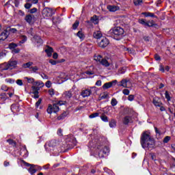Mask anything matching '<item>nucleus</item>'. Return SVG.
Listing matches in <instances>:
<instances>
[{
  "mask_svg": "<svg viewBox=\"0 0 175 175\" xmlns=\"http://www.w3.org/2000/svg\"><path fill=\"white\" fill-rule=\"evenodd\" d=\"M140 143L142 148H154L155 147V139L151 137V133L148 131L142 133Z\"/></svg>",
  "mask_w": 175,
  "mask_h": 175,
  "instance_id": "nucleus-1",
  "label": "nucleus"
},
{
  "mask_svg": "<svg viewBox=\"0 0 175 175\" xmlns=\"http://www.w3.org/2000/svg\"><path fill=\"white\" fill-rule=\"evenodd\" d=\"M109 32L116 40H120L122 38L124 31L121 27H116L111 29Z\"/></svg>",
  "mask_w": 175,
  "mask_h": 175,
  "instance_id": "nucleus-2",
  "label": "nucleus"
},
{
  "mask_svg": "<svg viewBox=\"0 0 175 175\" xmlns=\"http://www.w3.org/2000/svg\"><path fill=\"white\" fill-rule=\"evenodd\" d=\"M17 64H18V62L16 60V59L12 57L8 63L1 64V66H3L1 70H8V69H14L15 68H17Z\"/></svg>",
  "mask_w": 175,
  "mask_h": 175,
  "instance_id": "nucleus-3",
  "label": "nucleus"
},
{
  "mask_svg": "<svg viewBox=\"0 0 175 175\" xmlns=\"http://www.w3.org/2000/svg\"><path fill=\"white\" fill-rule=\"evenodd\" d=\"M58 146V142L56 140H52L46 142L44 145L46 151L50 152V151H54V148Z\"/></svg>",
  "mask_w": 175,
  "mask_h": 175,
  "instance_id": "nucleus-4",
  "label": "nucleus"
},
{
  "mask_svg": "<svg viewBox=\"0 0 175 175\" xmlns=\"http://www.w3.org/2000/svg\"><path fill=\"white\" fill-rule=\"evenodd\" d=\"M48 114H52V113H58L59 111V107L57 104L49 105L46 109Z\"/></svg>",
  "mask_w": 175,
  "mask_h": 175,
  "instance_id": "nucleus-5",
  "label": "nucleus"
},
{
  "mask_svg": "<svg viewBox=\"0 0 175 175\" xmlns=\"http://www.w3.org/2000/svg\"><path fill=\"white\" fill-rule=\"evenodd\" d=\"M54 14V11L51 8H45L42 10V16L45 18H47V17H51Z\"/></svg>",
  "mask_w": 175,
  "mask_h": 175,
  "instance_id": "nucleus-6",
  "label": "nucleus"
},
{
  "mask_svg": "<svg viewBox=\"0 0 175 175\" xmlns=\"http://www.w3.org/2000/svg\"><path fill=\"white\" fill-rule=\"evenodd\" d=\"M109 43L110 42L109 41V39H107L106 37H103L100 41L98 42V45L99 47L105 49V47H107V46H109Z\"/></svg>",
  "mask_w": 175,
  "mask_h": 175,
  "instance_id": "nucleus-7",
  "label": "nucleus"
},
{
  "mask_svg": "<svg viewBox=\"0 0 175 175\" xmlns=\"http://www.w3.org/2000/svg\"><path fill=\"white\" fill-rule=\"evenodd\" d=\"M21 163L25 166H30V167L28 169L29 173H30V174H35V173L36 172V169H35V165L29 164L23 160L21 161Z\"/></svg>",
  "mask_w": 175,
  "mask_h": 175,
  "instance_id": "nucleus-8",
  "label": "nucleus"
},
{
  "mask_svg": "<svg viewBox=\"0 0 175 175\" xmlns=\"http://www.w3.org/2000/svg\"><path fill=\"white\" fill-rule=\"evenodd\" d=\"M119 87H124V88H132V83L126 79H122L118 84Z\"/></svg>",
  "mask_w": 175,
  "mask_h": 175,
  "instance_id": "nucleus-9",
  "label": "nucleus"
},
{
  "mask_svg": "<svg viewBox=\"0 0 175 175\" xmlns=\"http://www.w3.org/2000/svg\"><path fill=\"white\" fill-rule=\"evenodd\" d=\"M91 94H92V90L91 89H85L81 91V95L82 98H88V96H91Z\"/></svg>",
  "mask_w": 175,
  "mask_h": 175,
  "instance_id": "nucleus-10",
  "label": "nucleus"
},
{
  "mask_svg": "<svg viewBox=\"0 0 175 175\" xmlns=\"http://www.w3.org/2000/svg\"><path fill=\"white\" fill-rule=\"evenodd\" d=\"M116 84H117V80H113L111 82L105 83L103 85V88L104 90H109V88H111V87H113V85H116Z\"/></svg>",
  "mask_w": 175,
  "mask_h": 175,
  "instance_id": "nucleus-11",
  "label": "nucleus"
},
{
  "mask_svg": "<svg viewBox=\"0 0 175 175\" xmlns=\"http://www.w3.org/2000/svg\"><path fill=\"white\" fill-rule=\"evenodd\" d=\"M108 152H110V150L107 146H104L103 150L99 152L98 157L100 158H104L105 155H107Z\"/></svg>",
  "mask_w": 175,
  "mask_h": 175,
  "instance_id": "nucleus-12",
  "label": "nucleus"
},
{
  "mask_svg": "<svg viewBox=\"0 0 175 175\" xmlns=\"http://www.w3.org/2000/svg\"><path fill=\"white\" fill-rule=\"evenodd\" d=\"M31 90H32L31 93L34 95L33 98H35L36 99H38V98H39V90H40V88L32 86Z\"/></svg>",
  "mask_w": 175,
  "mask_h": 175,
  "instance_id": "nucleus-13",
  "label": "nucleus"
},
{
  "mask_svg": "<svg viewBox=\"0 0 175 175\" xmlns=\"http://www.w3.org/2000/svg\"><path fill=\"white\" fill-rule=\"evenodd\" d=\"M25 21L28 23V24H32L35 21V15L33 14H27L25 18Z\"/></svg>",
  "mask_w": 175,
  "mask_h": 175,
  "instance_id": "nucleus-14",
  "label": "nucleus"
},
{
  "mask_svg": "<svg viewBox=\"0 0 175 175\" xmlns=\"http://www.w3.org/2000/svg\"><path fill=\"white\" fill-rule=\"evenodd\" d=\"M152 103L154 106H156V107H161V106H162L161 100L158 97H155L153 98Z\"/></svg>",
  "mask_w": 175,
  "mask_h": 175,
  "instance_id": "nucleus-15",
  "label": "nucleus"
},
{
  "mask_svg": "<svg viewBox=\"0 0 175 175\" xmlns=\"http://www.w3.org/2000/svg\"><path fill=\"white\" fill-rule=\"evenodd\" d=\"M8 36H9V31L4 30L0 34V40H6V39H8Z\"/></svg>",
  "mask_w": 175,
  "mask_h": 175,
  "instance_id": "nucleus-16",
  "label": "nucleus"
},
{
  "mask_svg": "<svg viewBox=\"0 0 175 175\" xmlns=\"http://www.w3.org/2000/svg\"><path fill=\"white\" fill-rule=\"evenodd\" d=\"M45 53L47 55V57H51L53 55V53H54V49L51 46H46L45 49Z\"/></svg>",
  "mask_w": 175,
  "mask_h": 175,
  "instance_id": "nucleus-17",
  "label": "nucleus"
},
{
  "mask_svg": "<svg viewBox=\"0 0 175 175\" xmlns=\"http://www.w3.org/2000/svg\"><path fill=\"white\" fill-rule=\"evenodd\" d=\"M107 9H108L110 12H117V10H120V7L117 5H107Z\"/></svg>",
  "mask_w": 175,
  "mask_h": 175,
  "instance_id": "nucleus-18",
  "label": "nucleus"
},
{
  "mask_svg": "<svg viewBox=\"0 0 175 175\" xmlns=\"http://www.w3.org/2000/svg\"><path fill=\"white\" fill-rule=\"evenodd\" d=\"M33 40L38 44H43V40L38 36H34Z\"/></svg>",
  "mask_w": 175,
  "mask_h": 175,
  "instance_id": "nucleus-19",
  "label": "nucleus"
},
{
  "mask_svg": "<svg viewBox=\"0 0 175 175\" xmlns=\"http://www.w3.org/2000/svg\"><path fill=\"white\" fill-rule=\"evenodd\" d=\"M103 36V34H102V32L100 31H94L93 33V37L94 39H100Z\"/></svg>",
  "mask_w": 175,
  "mask_h": 175,
  "instance_id": "nucleus-20",
  "label": "nucleus"
},
{
  "mask_svg": "<svg viewBox=\"0 0 175 175\" xmlns=\"http://www.w3.org/2000/svg\"><path fill=\"white\" fill-rule=\"evenodd\" d=\"M33 87H38V88H42L44 87V83L42 81H37L33 83Z\"/></svg>",
  "mask_w": 175,
  "mask_h": 175,
  "instance_id": "nucleus-21",
  "label": "nucleus"
},
{
  "mask_svg": "<svg viewBox=\"0 0 175 175\" xmlns=\"http://www.w3.org/2000/svg\"><path fill=\"white\" fill-rule=\"evenodd\" d=\"M100 65H103V66H105V68H109L110 66V62L107 61L106 59H103L101 60V62H100Z\"/></svg>",
  "mask_w": 175,
  "mask_h": 175,
  "instance_id": "nucleus-22",
  "label": "nucleus"
},
{
  "mask_svg": "<svg viewBox=\"0 0 175 175\" xmlns=\"http://www.w3.org/2000/svg\"><path fill=\"white\" fill-rule=\"evenodd\" d=\"M142 14L145 17H152L153 18H157L154 13L152 12H142Z\"/></svg>",
  "mask_w": 175,
  "mask_h": 175,
  "instance_id": "nucleus-23",
  "label": "nucleus"
},
{
  "mask_svg": "<svg viewBox=\"0 0 175 175\" xmlns=\"http://www.w3.org/2000/svg\"><path fill=\"white\" fill-rule=\"evenodd\" d=\"M94 61H96V62H99V64H100V62L103 59V57H102V55L99 54H96V55H94Z\"/></svg>",
  "mask_w": 175,
  "mask_h": 175,
  "instance_id": "nucleus-24",
  "label": "nucleus"
},
{
  "mask_svg": "<svg viewBox=\"0 0 175 175\" xmlns=\"http://www.w3.org/2000/svg\"><path fill=\"white\" fill-rule=\"evenodd\" d=\"M131 121H132V118H131V116H126L123 119V124H124V125H128Z\"/></svg>",
  "mask_w": 175,
  "mask_h": 175,
  "instance_id": "nucleus-25",
  "label": "nucleus"
},
{
  "mask_svg": "<svg viewBox=\"0 0 175 175\" xmlns=\"http://www.w3.org/2000/svg\"><path fill=\"white\" fill-rule=\"evenodd\" d=\"M7 3L11 5V3H14L16 8H18V5H20V0H9Z\"/></svg>",
  "mask_w": 175,
  "mask_h": 175,
  "instance_id": "nucleus-26",
  "label": "nucleus"
},
{
  "mask_svg": "<svg viewBox=\"0 0 175 175\" xmlns=\"http://www.w3.org/2000/svg\"><path fill=\"white\" fill-rule=\"evenodd\" d=\"M68 116V112H64L59 117H57V120H64Z\"/></svg>",
  "mask_w": 175,
  "mask_h": 175,
  "instance_id": "nucleus-27",
  "label": "nucleus"
},
{
  "mask_svg": "<svg viewBox=\"0 0 175 175\" xmlns=\"http://www.w3.org/2000/svg\"><path fill=\"white\" fill-rule=\"evenodd\" d=\"M116 126H117V122L116 120H114V119L111 120L109 122L110 128H116Z\"/></svg>",
  "mask_w": 175,
  "mask_h": 175,
  "instance_id": "nucleus-28",
  "label": "nucleus"
},
{
  "mask_svg": "<svg viewBox=\"0 0 175 175\" xmlns=\"http://www.w3.org/2000/svg\"><path fill=\"white\" fill-rule=\"evenodd\" d=\"M33 65V62H29L27 63H25L23 64V68H31Z\"/></svg>",
  "mask_w": 175,
  "mask_h": 175,
  "instance_id": "nucleus-29",
  "label": "nucleus"
},
{
  "mask_svg": "<svg viewBox=\"0 0 175 175\" xmlns=\"http://www.w3.org/2000/svg\"><path fill=\"white\" fill-rule=\"evenodd\" d=\"M63 96L66 99H70V98H72V93L70 92H66Z\"/></svg>",
  "mask_w": 175,
  "mask_h": 175,
  "instance_id": "nucleus-30",
  "label": "nucleus"
},
{
  "mask_svg": "<svg viewBox=\"0 0 175 175\" xmlns=\"http://www.w3.org/2000/svg\"><path fill=\"white\" fill-rule=\"evenodd\" d=\"M27 36H21V41L19 42V43H20L21 44H23V43H25V42H27Z\"/></svg>",
  "mask_w": 175,
  "mask_h": 175,
  "instance_id": "nucleus-31",
  "label": "nucleus"
},
{
  "mask_svg": "<svg viewBox=\"0 0 175 175\" xmlns=\"http://www.w3.org/2000/svg\"><path fill=\"white\" fill-rule=\"evenodd\" d=\"M91 22L93 23V24H98V16H94L93 17H92Z\"/></svg>",
  "mask_w": 175,
  "mask_h": 175,
  "instance_id": "nucleus-32",
  "label": "nucleus"
},
{
  "mask_svg": "<svg viewBox=\"0 0 175 175\" xmlns=\"http://www.w3.org/2000/svg\"><path fill=\"white\" fill-rule=\"evenodd\" d=\"M135 6H139L143 3V0H133Z\"/></svg>",
  "mask_w": 175,
  "mask_h": 175,
  "instance_id": "nucleus-33",
  "label": "nucleus"
},
{
  "mask_svg": "<svg viewBox=\"0 0 175 175\" xmlns=\"http://www.w3.org/2000/svg\"><path fill=\"white\" fill-rule=\"evenodd\" d=\"M154 21H148L146 22V27H154Z\"/></svg>",
  "mask_w": 175,
  "mask_h": 175,
  "instance_id": "nucleus-34",
  "label": "nucleus"
},
{
  "mask_svg": "<svg viewBox=\"0 0 175 175\" xmlns=\"http://www.w3.org/2000/svg\"><path fill=\"white\" fill-rule=\"evenodd\" d=\"M118 103V102L117 101V99H116L115 98H113L111 100V106H117V104Z\"/></svg>",
  "mask_w": 175,
  "mask_h": 175,
  "instance_id": "nucleus-35",
  "label": "nucleus"
},
{
  "mask_svg": "<svg viewBox=\"0 0 175 175\" xmlns=\"http://www.w3.org/2000/svg\"><path fill=\"white\" fill-rule=\"evenodd\" d=\"M138 23L139 24H142V25H145V27H146V23H147V22L144 18L139 19Z\"/></svg>",
  "mask_w": 175,
  "mask_h": 175,
  "instance_id": "nucleus-36",
  "label": "nucleus"
},
{
  "mask_svg": "<svg viewBox=\"0 0 175 175\" xmlns=\"http://www.w3.org/2000/svg\"><path fill=\"white\" fill-rule=\"evenodd\" d=\"M100 118H101L102 121H103L104 122H109V118L105 115H103L100 117Z\"/></svg>",
  "mask_w": 175,
  "mask_h": 175,
  "instance_id": "nucleus-37",
  "label": "nucleus"
},
{
  "mask_svg": "<svg viewBox=\"0 0 175 175\" xmlns=\"http://www.w3.org/2000/svg\"><path fill=\"white\" fill-rule=\"evenodd\" d=\"M77 36H78V38H79V39H84V34L83 33L82 31H79L77 33Z\"/></svg>",
  "mask_w": 175,
  "mask_h": 175,
  "instance_id": "nucleus-38",
  "label": "nucleus"
},
{
  "mask_svg": "<svg viewBox=\"0 0 175 175\" xmlns=\"http://www.w3.org/2000/svg\"><path fill=\"white\" fill-rule=\"evenodd\" d=\"M17 44H14V43H10L9 44V49H10V50H14V49H15L16 47H17Z\"/></svg>",
  "mask_w": 175,
  "mask_h": 175,
  "instance_id": "nucleus-39",
  "label": "nucleus"
},
{
  "mask_svg": "<svg viewBox=\"0 0 175 175\" xmlns=\"http://www.w3.org/2000/svg\"><path fill=\"white\" fill-rule=\"evenodd\" d=\"M79 24H80V23L79 22V21H76L75 22V23L72 25V28L73 29H76L77 28V27H79Z\"/></svg>",
  "mask_w": 175,
  "mask_h": 175,
  "instance_id": "nucleus-40",
  "label": "nucleus"
},
{
  "mask_svg": "<svg viewBox=\"0 0 175 175\" xmlns=\"http://www.w3.org/2000/svg\"><path fill=\"white\" fill-rule=\"evenodd\" d=\"M170 139H172V137H170V136H166L163 139V143H169V142L170 141Z\"/></svg>",
  "mask_w": 175,
  "mask_h": 175,
  "instance_id": "nucleus-41",
  "label": "nucleus"
},
{
  "mask_svg": "<svg viewBox=\"0 0 175 175\" xmlns=\"http://www.w3.org/2000/svg\"><path fill=\"white\" fill-rule=\"evenodd\" d=\"M27 82L31 83V84H33V83H35V79L33 78H28L26 77Z\"/></svg>",
  "mask_w": 175,
  "mask_h": 175,
  "instance_id": "nucleus-42",
  "label": "nucleus"
},
{
  "mask_svg": "<svg viewBox=\"0 0 175 175\" xmlns=\"http://www.w3.org/2000/svg\"><path fill=\"white\" fill-rule=\"evenodd\" d=\"M99 116V113H94L91 115H90V118H95Z\"/></svg>",
  "mask_w": 175,
  "mask_h": 175,
  "instance_id": "nucleus-43",
  "label": "nucleus"
},
{
  "mask_svg": "<svg viewBox=\"0 0 175 175\" xmlns=\"http://www.w3.org/2000/svg\"><path fill=\"white\" fill-rule=\"evenodd\" d=\"M12 54H18L20 53V49H14L12 51Z\"/></svg>",
  "mask_w": 175,
  "mask_h": 175,
  "instance_id": "nucleus-44",
  "label": "nucleus"
},
{
  "mask_svg": "<svg viewBox=\"0 0 175 175\" xmlns=\"http://www.w3.org/2000/svg\"><path fill=\"white\" fill-rule=\"evenodd\" d=\"M25 9H31V8H32V3H27L25 4Z\"/></svg>",
  "mask_w": 175,
  "mask_h": 175,
  "instance_id": "nucleus-45",
  "label": "nucleus"
},
{
  "mask_svg": "<svg viewBox=\"0 0 175 175\" xmlns=\"http://www.w3.org/2000/svg\"><path fill=\"white\" fill-rule=\"evenodd\" d=\"M40 103H42V99H38V100L36 103V107L38 109L39 106H40Z\"/></svg>",
  "mask_w": 175,
  "mask_h": 175,
  "instance_id": "nucleus-46",
  "label": "nucleus"
},
{
  "mask_svg": "<svg viewBox=\"0 0 175 175\" xmlns=\"http://www.w3.org/2000/svg\"><path fill=\"white\" fill-rule=\"evenodd\" d=\"M7 142L8 143H9V144H11L12 146H16V142H14L13 139H8Z\"/></svg>",
  "mask_w": 175,
  "mask_h": 175,
  "instance_id": "nucleus-47",
  "label": "nucleus"
},
{
  "mask_svg": "<svg viewBox=\"0 0 175 175\" xmlns=\"http://www.w3.org/2000/svg\"><path fill=\"white\" fill-rule=\"evenodd\" d=\"M16 109H17V105L13 104L11 105V110L13 113H14V111H16Z\"/></svg>",
  "mask_w": 175,
  "mask_h": 175,
  "instance_id": "nucleus-48",
  "label": "nucleus"
},
{
  "mask_svg": "<svg viewBox=\"0 0 175 175\" xmlns=\"http://www.w3.org/2000/svg\"><path fill=\"white\" fill-rule=\"evenodd\" d=\"M30 69H31V70L34 73H36V72H38V70H39V68H38V66L31 67Z\"/></svg>",
  "mask_w": 175,
  "mask_h": 175,
  "instance_id": "nucleus-49",
  "label": "nucleus"
},
{
  "mask_svg": "<svg viewBox=\"0 0 175 175\" xmlns=\"http://www.w3.org/2000/svg\"><path fill=\"white\" fill-rule=\"evenodd\" d=\"M0 98H1V99H3V100H6V99H7L6 94L3 93V94H0Z\"/></svg>",
  "mask_w": 175,
  "mask_h": 175,
  "instance_id": "nucleus-50",
  "label": "nucleus"
},
{
  "mask_svg": "<svg viewBox=\"0 0 175 175\" xmlns=\"http://www.w3.org/2000/svg\"><path fill=\"white\" fill-rule=\"evenodd\" d=\"M6 83H10V84H13L14 83V80L12 79H5Z\"/></svg>",
  "mask_w": 175,
  "mask_h": 175,
  "instance_id": "nucleus-51",
  "label": "nucleus"
},
{
  "mask_svg": "<svg viewBox=\"0 0 175 175\" xmlns=\"http://www.w3.org/2000/svg\"><path fill=\"white\" fill-rule=\"evenodd\" d=\"M49 94L51 95V96H53V95H55V92H54V89H50L49 90Z\"/></svg>",
  "mask_w": 175,
  "mask_h": 175,
  "instance_id": "nucleus-52",
  "label": "nucleus"
},
{
  "mask_svg": "<svg viewBox=\"0 0 175 175\" xmlns=\"http://www.w3.org/2000/svg\"><path fill=\"white\" fill-rule=\"evenodd\" d=\"M36 12H38V9L35 8L29 10V13H31V14H33V13H36Z\"/></svg>",
  "mask_w": 175,
  "mask_h": 175,
  "instance_id": "nucleus-53",
  "label": "nucleus"
},
{
  "mask_svg": "<svg viewBox=\"0 0 175 175\" xmlns=\"http://www.w3.org/2000/svg\"><path fill=\"white\" fill-rule=\"evenodd\" d=\"M46 87H47V88H50V87H51V81H48L46 82L45 83Z\"/></svg>",
  "mask_w": 175,
  "mask_h": 175,
  "instance_id": "nucleus-54",
  "label": "nucleus"
},
{
  "mask_svg": "<svg viewBox=\"0 0 175 175\" xmlns=\"http://www.w3.org/2000/svg\"><path fill=\"white\" fill-rule=\"evenodd\" d=\"M122 93L124 94V95H128L129 94V90L124 89L123 90Z\"/></svg>",
  "mask_w": 175,
  "mask_h": 175,
  "instance_id": "nucleus-55",
  "label": "nucleus"
},
{
  "mask_svg": "<svg viewBox=\"0 0 175 175\" xmlns=\"http://www.w3.org/2000/svg\"><path fill=\"white\" fill-rule=\"evenodd\" d=\"M16 84H17L18 85H20V86L23 85V80H21V79H18V80L16 81Z\"/></svg>",
  "mask_w": 175,
  "mask_h": 175,
  "instance_id": "nucleus-56",
  "label": "nucleus"
},
{
  "mask_svg": "<svg viewBox=\"0 0 175 175\" xmlns=\"http://www.w3.org/2000/svg\"><path fill=\"white\" fill-rule=\"evenodd\" d=\"M64 76H65V73H62L60 75V79H64L65 81L68 80V77H64Z\"/></svg>",
  "mask_w": 175,
  "mask_h": 175,
  "instance_id": "nucleus-57",
  "label": "nucleus"
},
{
  "mask_svg": "<svg viewBox=\"0 0 175 175\" xmlns=\"http://www.w3.org/2000/svg\"><path fill=\"white\" fill-rule=\"evenodd\" d=\"M41 77L45 80H47V79H49V77L44 73L41 74Z\"/></svg>",
  "mask_w": 175,
  "mask_h": 175,
  "instance_id": "nucleus-58",
  "label": "nucleus"
},
{
  "mask_svg": "<svg viewBox=\"0 0 175 175\" xmlns=\"http://www.w3.org/2000/svg\"><path fill=\"white\" fill-rule=\"evenodd\" d=\"M1 90H2L3 91H8V90H9V88H8V86H6V85H3L1 86Z\"/></svg>",
  "mask_w": 175,
  "mask_h": 175,
  "instance_id": "nucleus-59",
  "label": "nucleus"
},
{
  "mask_svg": "<svg viewBox=\"0 0 175 175\" xmlns=\"http://www.w3.org/2000/svg\"><path fill=\"white\" fill-rule=\"evenodd\" d=\"M128 99H129V100H130V102H132V100H133V99H135V96L132 94L129 95Z\"/></svg>",
  "mask_w": 175,
  "mask_h": 175,
  "instance_id": "nucleus-60",
  "label": "nucleus"
},
{
  "mask_svg": "<svg viewBox=\"0 0 175 175\" xmlns=\"http://www.w3.org/2000/svg\"><path fill=\"white\" fill-rule=\"evenodd\" d=\"M165 95L167 100H170V96L169 95V93L167 92H165Z\"/></svg>",
  "mask_w": 175,
  "mask_h": 175,
  "instance_id": "nucleus-61",
  "label": "nucleus"
},
{
  "mask_svg": "<svg viewBox=\"0 0 175 175\" xmlns=\"http://www.w3.org/2000/svg\"><path fill=\"white\" fill-rule=\"evenodd\" d=\"M49 64H51V65H57V62L55 60L50 59Z\"/></svg>",
  "mask_w": 175,
  "mask_h": 175,
  "instance_id": "nucleus-62",
  "label": "nucleus"
},
{
  "mask_svg": "<svg viewBox=\"0 0 175 175\" xmlns=\"http://www.w3.org/2000/svg\"><path fill=\"white\" fill-rule=\"evenodd\" d=\"M150 156H151V159H152V161H155L157 156L155 155V154L154 153H150Z\"/></svg>",
  "mask_w": 175,
  "mask_h": 175,
  "instance_id": "nucleus-63",
  "label": "nucleus"
},
{
  "mask_svg": "<svg viewBox=\"0 0 175 175\" xmlns=\"http://www.w3.org/2000/svg\"><path fill=\"white\" fill-rule=\"evenodd\" d=\"M57 135L59 136H62V129H59L58 131H57Z\"/></svg>",
  "mask_w": 175,
  "mask_h": 175,
  "instance_id": "nucleus-64",
  "label": "nucleus"
}]
</instances>
